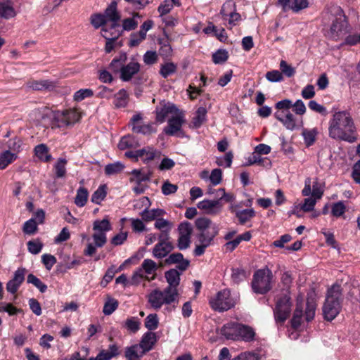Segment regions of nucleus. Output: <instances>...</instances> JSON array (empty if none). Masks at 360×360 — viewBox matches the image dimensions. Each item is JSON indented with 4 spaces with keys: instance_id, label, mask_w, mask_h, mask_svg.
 I'll return each instance as SVG.
<instances>
[{
    "instance_id": "7",
    "label": "nucleus",
    "mask_w": 360,
    "mask_h": 360,
    "mask_svg": "<svg viewBox=\"0 0 360 360\" xmlns=\"http://www.w3.org/2000/svg\"><path fill=\"white\" fill-rule=\"evenodd\" d=\"M291 298L288 294H285L279 297L274 309L275 321L282 325L289 317L291 312Z\"/></svg>"
},
{
    "instance_id": "62",
    "label": "nucleus",
    "mask_w": 360,
    "mask_h": 360,
    "mask_svg": "<svg viewBox=\"0 0 360 360\" xmlns=\"http://www.w3.org/2000/svg\"><path fill=\"white\" fill-rule=\"evenodd\" d=\"M146 36L140 32H133L130 34L129 40V46L135 47L139 46L145 39Z\"/></svg>"
},
{
    "instance_id": "24",
    "label": "nucleus",
    "mask_w": 360,
    "mask_h": 360,
    "mask_svg": "<svg viewBox=\"0 0 360 360\" xmlns=\"http://www.w3.org/2000/svg\"><path fill=\"white\" fill-rule=\"evenodd\" d=\"M274 116L287 129L292 131L296 128V119L290 111L285 113L275 112Z\"/></svg>"
},
{
    "instance_id": "8",
    "label": "nucleus",
    "mask_w": 360,
    "mask_h": 360,
    "mask_svg": "<svg viewBox=\"0 0 360 360\" xmlns=\"http://www.w3.org/2000/svg\"><path fill=\"white\" fill-rule=\"evenodd\" d=\"M143 115L137 112L132 116L129 122L133 132L144 136H150L157 132L155 124L153 122L145 123L143 121Z\"/></svg>"
},
{
    "instance_id": "53",
    "label": "nucleus",
    "mask_w": 360,
    "mask_h": 360,
    "mask_svg": "<svg viewBox=\"0 0 360 360\" xmlns=\"http://www.w3.org/2000/svg\"><path fill=\"white\" fill-rule=\"evenodd\" d=\"M38 223L35 221L34 218H31L25 222L22 231L25 234L33 235L34 234L38 229Z\"/></svg>"
},
{
    "instance_id": "28",
    "label": "nucleus",
    "mask_w": 360,
    "mask_h": 360,
    "mask_svg": "<svg viewBox=\"0 0 360 360\" xmlns=\"http://www.w3.org/2000/svg\"><path fill=\"white\" fill-rule=\"evenodd\" d=\"M113 105L116 108H124L127 105L129 101V94L124 89H120L117 93L112 96Z\"/></svg>"
},
{
    "instance_id": "45",
    "label": "nucleus",
    "mask_w": 360,
    "mask_h": 360,
    "mask_svg": "<svg viewBox=\"0 0 360 360\" xmlns=\"http://www.w3.org/2000/svg\"><path fill=\"white\" fill-rule=\"evenodd\" d=\"M207 110L203 107H200L193 118L192 124L194 127L199 128L206 120Z\"/></svg>"
},
{
    "instance_id": "56",
    "label": "nucleus",
    "mask_w": 360,
    "mask_h": 360,
    "mask_svg": "<svg viewBox=\"0 0 360 360\" xmlns=\"http://www.w3.org/2000/svg\"><path fill=\"white\" fill-rule=\"evenodd\" d=\"M292 106V102L290 99H283L277 102L275 105L277 111L276 112L285 113L290 112V109Z\"/></svg>"
},
{
    "instance_id": "46",
    "label": "nucleus",
    "mask_w": 360,
    "mask_h": 360,
    "mask_svg": "<svg viewBox=\"0 0 360 360\" xmlns=\"http://www.w3.org/2000/svg\"><path fill=\"white\" fill-rule=\"evenodd\" d=\"M131 174L132 176L129 179L130 182H135L136 184H141L150 179V174L142 173L140 169H133Z\"/></svg>"
},
{
    "instance_id": "64",
    "label": "nucleus",
    "mask_w": 360,
    "mask_h": 360,
    "mask_svg": "<svg viewBox=\"0 0 360 360\" xmlns=\"http://www.w3.org/2000/svg\"><path fill=\"white\" fill-rule=\"evenodd\" d=\"M140 321L136 317L127 319L125 321L124 326L127 330L132 333L137 332L140 328Z\"/></svg>"
},
{
    "instance_id": "1",
    "label": "nucleus",
    "mask_w": 360,
    "mask_h": 360,
    "mask_svg": "<svg viewBox=\"0 0 360 360\" xmlns=\"http://www.w3.org/2000/svg\"><path fill=\"white\" fill-rule=\"evenodd\" d=\"M328 134L333 139L349 143H354L358 139L353 119L346 111H338L333 115L329 121Z\"/></svg>"
},
{
    "instance_id": "2",
    "label": "nucleus",
    "mask_w": 360,
    "mask_h": 360,
    "mask_svg": "<svg viewBox=\"0 0 360 360\" xmlns=\"http://www.w3.org/2000/svg\"><path fill=\"white\" fill-rule=\"evenodd\" d=\"M304 305L303 296L299 295L296 300V308L291 319V326L295 329L300 326L303 318L307 322L314 319L316 309V302L314 293L308 295L304 311Z\"/></svg>"
},
{
    "instance_id": "25",
    "label": "nucleus",
    "mask_w": 360,
    "mask_h": 360,
    "mask_svg": "<svg viewBox=\"0 0 360 360\" xmlns=\"http://www.w3.org/2000/svg\"><path fill=\"white\" fill-rule=\"evenodd\" d=\"M26 86L27 88L34 91L52 89L56 86L54 82L48 79H31L26 83Z\"/></svg>"
},
{
    "instance_id": "12",
    "label": "nucleus",
    "mask_w": 360,
    "mask_h": 360,
    "mask_svg": "<svg viewBox=\"0 0 360 360\" xmlns=\"http://www.w3.org/2000/svg\"><path fill=\"white\" fill-rule=\"evenodd\" d=\"M106 22H110L108 27L110 31H120V20L121 15L117 8V3L112 1L104 11L103 13Z\"/></svg>"
},
{
    "instance_id": "54",
    "label": "nucleus",
    "mask_w": 360,
    "mask_h": 360,
    "mask_svg": "<svg viewBox=\"0 0 360 360\" xmlns=\"http://www.w3.org/2000/svg\"><path fill=\"white\" fill-rule=\"evenodd\" d=\"M27 245L28 251L33 255L39 254L44 246L39 239L30 240L27 242Z\"/></svg>"
},
{
    "instance_id": "50",
    "label": "nucleus",
    "mask_w": 360,
    "mask_h": 360,
    "mask_svg": "<svg viewBox=\"0 0 360 360\" xmlns=\"http://www.w3.org/2000/svg\"><path fill=\"white\" fill-rule=\"evenodd\" d=\"M144 325L146 328L152 331L158 328L159 325L158 316L156 314H150L145 319Z\"/></svg>"
},
{
    "instance_id": "22",
    "label": "nucleus",
    "mask_w": 360,
    "mask_h": 360,
    "mask_svg": "<svg viewBox=\"0 0 360 360\" xmlns=\"http://www.w3.org/2000/svg\"><path fill=\"white\" fill-rule=\"evenodd\" d=\"M122 34L121 31H110L107 27L101 28V35L106 39L105 51L110 53L114 49V41Z\"/></svg>"
},
{
    "instance_id": "37",
    "label": "nucleus",
    "mask_w": 360,
    "mask_h": 360,
    "mask_svg": "<svg viewBox=\"0 0 360 360\" xmlns=\"http://www.w3.org/2000/svg\"><path fill=\"white\" fill-rule=\"evenodd\" d=\"M177 70V65L173 62H167L160 65V75L165 79L174 74Z\"/></svg>"
},
{
    "instance_id": "31",
    "label": "nucleus",
    "mask_w": 360,
    "mask_h": 360,
    "mask_svg": "<svg viewBox=\"0 0 360 360\" xmlns=\"http://www.w3.org/2000/svg\"><path fill=\"white\" fill-rule=\"evenodd\" d=\"M139 146V143L136 137L129 134L123 136L118 143V148L120 150H125L127 148H135Z\"/></svg>"
},
{
    "instance_id": "23",
    "label": "nucleus",
    "mask_w": 360,
    "mask_h": 360,
    "mask_svg": "<svg viewBox=\"0 0 360 360\" xmlns=\"http://www.w3.org/2000/svg\"><path fill=\"white\" fill-rule=\"evenodd\" d=\"M239 323L231 321L224 324L220 329V334L227 340H236Z\"/></svg>"
},
{
    "instance_id": "44",
    "label": "nucleus",
    "mask_w": 360,
    "mask_h": 360,
    "mask_svg": "<svg viewBox=\"0 0 360 360\" xmlns=\"http://www.w3.org/2000/svg\"><path fill=\"white\" fill-rule=\"evenodd\" d=\"M255 215V212L253 209H245L239 210L236 213V216L241 224H244L250 221Z\"/></svg>"
},
{
    "instance_id": "39",
    "label": "nucleus",
    "mask_w": 360,
    "mask_h": 360,
    "mask_svg": "<svg viewBox=\"0 0 360 360\" xmlns=\"http://www.w3.org/2000/svg\"><path fill=\"white\" fill-rule=\"evenodd\" d=\"M89 192L84 187H79L77 191L75 203L78 207H84L88 200Z\"/></svg>"
},
{
    "instance_id": "38",
    "label": "nucleus",
    "mask_w": 360,
    "mask_h": 360,
    "mask_svg": "<svg viewBox=\"0 0 360 360\" xmlns=\"http://www.w3.org/2000/svg\"><path fill=\"white\" fill-rule=\"evenodd\" d=\"M63 112L65 114V118L68 126L74 124L81 118L79 112H78V110L75 108L68 109L63 110Z\"/></svg>"
},
{
    "instance_id": "11",
    "label": "nucleus",
    "mask_w": 360,
    "mask_h": 360,
    "mask_svg": "<svg viewBox=\"0 0 360 360\" xmlns=\"http://www.w3.org/2000/svg\"><path fill=\"white\" fill-rule=\"evenodd\" d=\"M158 243L154 246L153 256L157 259H162L168 255L174 249V245L169 240L167 233H160L158 237Z\"/></svg>"
},
{
    "instance_id": "15",
    "label": "nucleus",
    "mask_w": 360,
    "mask_h": 360,
    "mask_svg": "<svg viewBox=\"0 0 360 360\" xmlns=\"http://www.w3.org/2000/svg\"><path fill=\"white\" fill-rule=\"evenodd\" d=\"M42 119L44 120L48 119L49 122L46 124L51 126L53 129L68 126L63 111H49L43 115Z\"/></svg>"
},
{
    "instance_id": "17",
    "label": "nucleus",
    "mask_w": 360,
    "mask_h": 360,
    "mask_svg": "<svg viewBox=\"0 0 360 360\" xmlns=\"http://www.w3.org/2000/svg\"><path fill=\"white\" fill-rule=\"evenodd\" d=\"M180 275L181 273L176 269H169L165 273V277L168 283L165 288L177 297H179L178 286L180 283Z\"/></svg>"
},
{
    "instance_id": "58",
    "label": "nucleus",
    "mask_w": 360,
    "mask_h": 360,
    "mask_svg": "<svg viewBox=\"0 0 360 360\" xmlns=\"http://www.w3.org/2000/svg\"><path fill=\"white\" fill-rule=\"evenodd\" d=\"M67 161L64 158H60L56 163L54 168L56 171V176L57 178L64 177L66 174L65 165Z\"/></svg>"
},
{
    "instance_id": "3",
    "label": "nucleus",
    "mask_w": 360,
    "mask_h": 360,
    "mask_svg": "<svg viewBox=\"0 0 360 360\" xmlns=\"http://www.w3.org/2000/svg\"><path fill=\"white\" fill-rule=\"evenodd\" d=\"M343 300L342 290L340 285H333L327 291L323 306V314L327 321L333 320L340 312Z\"/></svg>"
},
{
    "instance_id": "40",
    "label": "nucleus",
    "mask_w": 360,
    "mask_h": 360,
    "mask_svg": "<svg viewBox=\"0 0 360 360\" xmlns=\"http://www.w3.org/2000/svg\"><path fill=\"white\" fill-rule=\"evenodd\" d=\"M154 227L156 229L161 231L160 233H166L167 236H169V232L172 227V224L167 219L159 217L156 219L154 224Z\"/></svg>"
},
{
    "instance_id": "55",
    "label": "nucleus",
    "mask_w": 360,
    "mask_h": 360,
    "mask_svg": "<svg viewBox=\"0 0 360 360\" xmlns=\"http://www.w3.org/2000/svg\"><path fill=\"white\" fill-rule=\"evenodd\" d=\"M143 63L146 65H153L158 61V54L155 51H147L143 56Z\"/></svg>"
},
{
    "instance_id": "48",
    "label": "nucleus",
    "mask_w": 360,
    "mask_h": 360,
    "mask_svg": "<svg viewBox=\"0 0 360 360\" xmlns=\"http://www.w3.org/2000/svg\"><path fill=\"white\" fill-rule=\"evenodd\" d=\"M146 279L148 281H150L155 278V276H152V278H149L148 276L145 275L142 270L139 268L136 271H135L129 281V285H139L142 279Z\"/></svg>"
},
{
    "instance_id": "18",
    "label": "nucleus",
    "mask_w": 360,
    "mask_h": 360,
    "mask_svg": "<svg viewBox=\"0 0 360 360\" xmlns=\"http://www.w3.org/2000/svg\"><path fill=\"white\" fill-rule=\"evenodd\" d=\"M26 270L19 268L15 272L13 277L6 283V290L11 294H15L25 280Z\"/></svg>"
},
{
    "instance_id": "49",
    "label": "nucleus",
    "mask_w": 360,
    "mask_h": 360,
    "mask_svg": "<svg viewBox=\"0 0 360 360\" xmlns=\"http://www.w3.org/2000/svg\"><path fill=\"white\" fill-rule=\"evenodd\" d=\"M236 11V4L232 0L226 1L221 7L220 14L222 15V18L226 20L228 16L230 15L233 11Z\"/></svg>"
},
{
    "instance_id": "29",
    "label": "nucleus",
    "mask_w": 360,
    "mask_h": 360,
    "mask_svg": "<svg viewBox=\"0 0 360 360\" xmlns=\"http://www.w3.org/2000/svg\"><path fill=\"white\" fill-rule=\"evenodd\" d=\"M127 56L125 53H121L119 56L112 59L109 65V69L114 73H120L126 63Z\"/></svg>"
},
{
    "instance_id": "19",
    "label": "nucleus",
    "mask_w": 360,
    "mask_h": 360,
    "mask_svg": "<svg viewBox=\"0 0 360 360\" xmlns=\"http://www.w3.org/2000/svg\"><path fill=\"white\" fill-rule=\"evenodd\" d=\"M141 65L139 62L135 60H131L127 64H124L121 72L120 78L123 82L130 81L133 77L140 71Z\"/></svg>"
},
{
    "instance_id": "47",
    "label": "nucleus",
    "mask_w": 360,
    "mask_h": 360,
    "mask_svg": "<svg viewBox=\"0 0 360 360\" xmlns=\"http://www.w3.org/2000/svg\"><path fill=\"white\" fill-rule=\"evenodd\" d=\"M90 22L92 26L95 29H98L99 27H108L106 24V20L105 19L103 13H94L91 15Z\"/></svg>"
},
{
    "instance_id": "51",
    "label": "nucleus",
    "mask_w": 360,
    "mask_h": 360,
    "mask_svg": "<svg viewBox=\"0 0 360 360\" xmlns=\"http://www.w3.org/2000/svg\"><path fill=\"white\" fill-rule=\"evenodd\" d=\"M27 282L34 285L41 292H44L47 290V285L32 274L27 276Z\"/></svg>"
},
{
    "instance_id": "13",
    "label": "nucleus",
    "mask_w": 360,
    "mask_h": 360,
    "mask_svg": "<svg viewBox=\"0 0 360 360\" xmlns=\"http://www.w3.org/2000/svg\"><path fill=\"white\" fill-rule=\"evenodd\" d=\"M180 110L177 107L169 102L161 101L155 108L156 121L160 123H163L166 117L169 115H175L178 114Z\"/></svg>"
},
{
    "instance_id": "61",
    "label": "nucleus",
    "mask_w": 360,
    "mask_h": 360,
    "mask_svg": "<svg viewBox=\"0 0 360 360\" xmlns=\"http://www.w3.org/2000/svg\"><path fill=\"white\" fill-rule=\"evenodd\" d=\"M139 25V22L136 20L134 18H127L122 20V30H120L122 32V31H131L134 30Z\"/></svg>"
},
{
    "instance_id": "59",
    "label": "nucleus",
    "mask_w": 360,
    "mask_h": 360,
    "mask_svg": "<svg viewBox=\"0 0 360 360\" xmlns=\"http://www.w3.org/2000/svg\"><path fill=\"white\" fill-rule=\"evenodd\" d=\"M179 236L191 237L193 226L189 222H183L178 227Z\"/></svg>"
},
{
    "instance_id": "21",
    "label": "nucleus",
    "mask_w": 360,
    "mask_h": 360,
    "mask_svg": "<svg viewBox=\"0 0 360 360\" xmlns=\"http://www.w3.org/2000/svg\"><path fill=\"white\" fill-rule=\"evenodd\" d=\"M237 336L236 340L251 342L256 340L257 335L255 330L252 327L239 323Z\"/></svg>"
},
{
    "instance_id": "20",
    "label": "nucleus",
    "mask_w": 360,
    "mask_h": 360,
    "mask_svg": "<svg viewBox=\"0 0 360 360\" xmlns=\"http://www.w3.org/2000/svg\"><path fill=\"white\" fill-rule=\"evenodd\" d=\"M138 156L143 163L148 164L155 159H159L161 152L153 146H148L138 150Z\"/></svg>"
},
{
    "instance_id": "60",
    "label": "nucleus",
    "mask_w": 360,
    "mask_h": 360,
    "mask_svg": "<svg viewBox=\"0 0 360 360\" xmlns=\"http://www.w3.org/2000/svg\"><path fill=\"white\" fill-rule=\"evenodd\" d=\"M93 95L94 92L91 89H81L75 93L73 98L75 101L79 102Z\"/></svg>"
},
{
    "instance_id": "52",
    "label": "nucleus",
    "mask_w": 360,
    "mask_h": 360,
    "mask_svg": "<svg viewBox=\"0 0 360 360\" xmlns=\"http://www.w3.org/2000/svg\"><path fill=\"white\" fill-rule=\"evenodd\" d=\"M159 44L161 46L159 49V53L164 58H168L172 55V49L167 39H159Z\"/></svg>"
},
{
    "instance_id": "36",
    "label": "nucleus",
    "mask_w": 360,
    "mask_h": 360,
    "mask_svg": "<svg viewBox=\"0 0 360 360\" xmlns=\"http://www.w3.org/2000/svg\"><path fill=\"white\" fill-rule=\"evenodd\" d=\"M34 153L36 156L43 162H48L52 159L49 153V148L45 144L37 145L34 148Z\"/></svg>"
},
{
    "instance_id": "9",
    "label": "nucleus",
    "mask_w": 360,
    "mask_h": 360,
    "mask_svg": "<svg viewBox=\"0 0 360 360\" xmlns=\"http://www.w3.org/2000/svg\"><path fill=\"white\" fill-rule=\"evenodd\" d=\"M112 229L110 223L108 219L102 220H96L93 224V230L94 231L92 235L94 243L98 248H101L107 242L106 233Z\"/></svg>"
},
{
    "instance_id": "30",
    "label": "nucleus",
    "mask_w": 360,
    "mask_h": 360,
    "mask_svg": "<svg viewBox=\"0 0 360 360\" xmlns=\"http://www.w3.org/2000/svg\"><path fill=\"white\" fill-rule=\"evenodd\" d=\"M145 353L146 352L139 345L136 344L126 348L125 357L127 360H140Z\"/></svg>"
},
{
    "instance_id": "16",
    "label": "nucleus",
    "mask_w": 360,
    "mask_h": 360,
    "mask_svg": "<svg viewBox=\"0 0 360 360\" xmlns=\"http://www.w3.org/2000/svg\"><path fill=\"white\" fill-rule=\"evenodd\" d=\"M197 207L198 209L205 211V212L207 214H218L220 213L223 209L224 204L221 203L220 200H207L205 199L202 201H200L197 204Z\"/></svg>"
},
{
    "instance_id": "27",
    "label": "nucleus",
    "mask_w": 360,
    "mask_h": 360,
    "mask_svg": "<svg viewBox=\"0 0 360 360\" xmlns=\"http://www.w3.org/2000/svg\"><path fill=\"white\" fill-rule=\"evenodd\" d=\"M15 11L11 1H0V18L10 19L15 17Z\"/></svg>"
},
{
    "instance_id": "63",
    "label": "nucleus",
    "mask_w": 360,
    "mask_h": 360,
    "mask_svg": "<svg viewBox=\"0 0 360 360\" xmlns=\"http://www.w3.org/2000/svg\"><path fill=\"white\" fill-rule=\"evenodd\" d=\"M195 224L197 229H198L200 232L205 231V229L211 227L214 224L210 219L206 217L198 218L195 220Z\"/></svg>"
},
{
    "instance_id": "33",
    "label": "nucleus",
    "mask_w": 360,
    "mask_h": 360,
    "mask_svg": "<svg viewBox=\"0 0 360 360\" xmlns=\"http://www.w3.org/2000/svg\"><path fill=\"white\" fill-rule=\"evenodd\" d=\"M18 158L15 153L6 150L0 153V169H4L8 165L13 162Z\"/></svg>"
},
{
    "instance_id": "4",
    "label": "nucleus",
    "mask_w": 360,
    "mask_h": 360,
    "mask_svg": "<svg viewBox=\"0 0 360 360\" xmlns=\"http://www.w3.org/2000/svg\"><path fill=\"white\" fill-rule=\"evenodd\" d=\"M148 302L155 310L160 309L163 305L167 309H174L179 303V297L165 288L163 290L155 288L147 295Z\"/></svg>"
},
{
    "instance_id": "41",
    "label": "nucleus",
    "mask_w": 360,
    "mask_h": 360,
    "mask_svg": "<svg viewBox=\"0 0 360 360\" xmlns=\"http://www.w3.org/2000/svg\"><path fill=\"white\" fill-rule=\"evenodd\" d=\"M143 274L148 276L150 274H155L158 269L157 264L152 259H146L143 260L141 266L139 267Z\"/></svg>"
},
{
    "instance_id": "43",
    "label": "nucleus",
    "mask_w": 360,
    "mask_h": 360,
    "mask_svg": "<svg viewBox=\"0 0 360 360\" xmlns=\"http://www.w3.org/2000/svg\"><path fill=\"white\" fill-rule=\"evenodd\" d=\"M107 195V186L101 185L91 195V202L95 204H101Z\"/></svg>"
},
{
    "instance_id": "57",
    "label": "nucleus",
    "mask_w": 360,
    "mask_h": 360,
    "mask_svg": "<svg viewBox=\"0 0 360 360\" xmlns=\"http://www.w3.org/2000/svg\"><path fill=\"white\" fill-rule=\"evenodd\" d=\"M124 167V166L119 162L108 164L105 167V173L109 176L116 174L120 173Z\"/></svg>"
},
{
    "instance_id": "35",
    "label": "nucleus",
    "mask_w": 360,
    "mask_h": 360,
    "mask_svg": "<svg viewBox=\"0 0 360 360\" xmlns=\"http://www.w3.org/2000/svg\"><path fill=\"white\" fill-rule=\"evenodd\" d=\"M119 354L118 347L116 345H110L108 350H102L96 356L97 360H110Z\"/></svg>"
},
{
    "instance_id": "42",
    "label": "nucleus",
    "mask_w": 360,
    "mask_h": 360,
    "mask_svg": "<svg viewBox=\"0 0 360 360\" xmlns=\"http://www.w3.org/2000/svg\"><path fill=\"white\" fill-rule=\"evenodd\" d=\"M248 277L246 271L242 268H233L231 269V281L236 284L245 281Z\"/></svg>"
},
{
    "instance_id": "10",
    "label": "nucleus",
    "mask_w": 360,
    "mask_h": 360,
    "mask_svg": "<svg viewBox=\"0 0 360 360\" xmlns=\"http://www.w3.org/2000/svg\"><path fill=\"white\" fill-rule=\"evenodd\" d=\"M347 20L343 10L340 7L336 8V18L332 22L330 29V37L338 41L345 33V30L347 27Z\"/></svg>"
},
{
    "instance_id": "14",
    "label": "nucleus",
    "mask_w": 360,
    "mask_h": 360,
    "mask_svg": "<svg viewBox=\"0 0 360 360\" xmlns=\"http://www.w3.org/2000/svg\"><path fill=\"white\" fill-rule=\"evenodd\" d=\"M185 122L184 115L181 111L178 114L172 116L168 120L167 126L164 128V132L169 136L176 135L181 130L183 124Z\"/></svg>"
},
{
    "instance_id": "5",
    "label": "nucleus",
    "mask_w": 360,
    "mask_h": 360,
    "mask_svg": "<svg viewBox=\"0 0 360 360\" xmlns=\"http://www.w3.org/2000/svg\"><path fill=\"white\" fill-rule=\"evenodd\" d=\"M237 303V299L231 295L229 289H224L217 292L212 296L209 304L210 307L219 312H224L235 307Z\"/></svg>"
},
{
    "instance_id": "26",
    "label": "nucleus",
    "mask_w": 360,
    "mask_h": 360,
    "mask_svg": "<svg viewBox=\"0 0 360 360\" xmlns=\"http://www.w3.org/2000/svg\"><path fill=\"white\" fill-rule=\"evenodd\" d=\"M158 340L157 335L155 333L151 331L146 333L139 344L141 349L146 352L151 350Z\"/></svg>"
},
{
    "instance_id": "32",
    "label": "nucleus",
    "mask_w": 360,
    "mask_h": 360,
    "mask_svg": "<svg viewBox=\"0 0 360 360\" xmlns=\"http://www.w3.org/2000/svg\"><path fill=\"white\" fill-rule=\"evenodd\" d=\"M165 214V210L162 209L148 210V207H146L144 210L142 211L141 216L144 221H150L153 220L156 221L157 219L163 216Z\"/></svg>"
},
{
    "instance_id": "34",
    "label": "nucleus",
    "mask_w": 360,
    "mask_h": 360,
    "mask_svg": "<svg viewBox=\"0 0 360 360\" xmlns=\"http://www.w3.org/2000/svg\"><path fill=\"white\" fill-rule=\"evenodd\" d=\"M257 164L266 168H269L271 166V162L267 158H262L261 155L254 151L252 155L248 158V165H252Z\"/></svg>"
},
{
    "instance_id": "6",
    "label": "nucleus",
    "mask_w": 360,
    "mask_h": 360,
    "mask_svg": "<svg viewBox=\"0 0 360 360\" xmlns=\"http://www.w3.org/2000/svg\"><path fill=\"white\" fill-rule=\"evenodd\" d=\"M273 275L269 269H262L256 271L252 281V290L257 294H265L271 289Z\"/></svg>"
}]
</instances>
